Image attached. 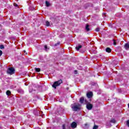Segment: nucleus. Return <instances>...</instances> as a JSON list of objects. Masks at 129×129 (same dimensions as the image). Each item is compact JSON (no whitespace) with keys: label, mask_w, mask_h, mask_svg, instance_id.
<instances>
[{"label":"nucleus","mask_w":129,"mask_h":129,"mask_svg":"<svg viewBox=\"0 0 129 129\" xmlns=\"http://www.w3.org/2000/svg\"><path fill=\"white\" fill-rule=\"evenodd\" d=\"M72 108L74 111H77V110H79V109H80V105L79 104L72 105Z\"/></svg>","instance_id":"1"},{"label":"nucleus","mask_w":129,"mask_h":129,"mask_svg":"<svg viewBox=\"0 0 129 129\" xmlns=\"http://www.w3.org/2000/svg\"><path fill=\"white\" fill-rule=\"evenodd\" d=\"M62 82L63 81L61 80H58L56 82H55L52 86L53 88H54V89H56V88L57 87V86H59V85H60V84H61Z\"/></svg>","instance_id":"2"},{"label":"nucleus","mask_w":129,"mask_h":129,"mask_svg":"<svg viewBox=\"0 0 129 129\" xmlns=\"http://www.w3.org/2000/svg\"><path fill=\"white\" fill-rule=\"evenodd\" d=\"M7 73L10 75H13L15 74V69L14 68H10L7 71Z\"/></svg>","instance_id":"3"},{"label":"nucleus","mask_w":129,"mask_h":129,"mask_svg":"<svg viewBox=\"0 0 129 129\" xmlns=\"http://www.w3.org/2000/svg\"><path fill=\"white\" fill-rule=\"evenodd\" d=\"M86 106H87V109H88L89 110L92 109V104H87Z\"/></svg>","instance_id":"4"},{"label":"nucleus","mask_w":129,"mask_h":129,"mask_svg":"<svg viewBox=\"0 0 129 129\" xmlns=\"http://www.w3.org/2000/svg\"><path fill=\"white\" fill-rule=\"evenodd\" d=\"M92 95L93 94L91 92H90L87 94V96L88 98H91V97H92Z\"/></svg>","instance_id":"5"},{"label":"nucleus","mask_w":129,"mask_h":129,"mask_svg":"<svg viewBox=\"0 0 129 129\" xmlns=\"http://www.w3.org/2000/svg\"><path fill=\"white\" fill-rule=\"evenodd\" d=\"M71 126L73 128H75L76 127V126H77V123H76V122H73L71 124Z\"/></svg>","instance_id":"6"},{"label":"nucleus","mask_w":129,"mask_h":129,"mask_svg":"<svg viewBox=\"0 0 129 129\" xmlns=\"http://www.w3.org/2000/svg\"><path fill=\"white\" fill-rule=\"evenodd\" d=\"M86 30L87 31V32H88V31H90V28H89V25H87L86 26Z\"/></svg>","instance_id":"7"},{"label":"nucleus","mask_w":129,"mask_h":129,"mask_svg":"<svg viewBox=\"0 0 129 129\" xmlns=\"http://www.w3.org/2000/svg\"><path fill=\"white\" fill-rule=\"evenodd\" d=\"M124 48L126 49H129V44L128 43H126L124 45Z\"/></svg>","instance_id":"8"},{"label":"nucleus","mask_w":129,"mask_h":129,"mask_svg":"<svg viewBox=\"0 0 129 129\" xmlns=\"http://www.w3.org/2000/svg\"><path fill=\"white\" fill-rule=\"evenodd\" d=\"M81 48H82V46L81 45H79L78 46H77L76 47V49L77 51H79V49H81Z\"/></svg>","instance_id":"9"},{"label":"nucleus","mask_w":129,"mask_h":129,"mask_svg":"<svg viewBox=\"0 0 129 129\" xmlns=\"http://www.w3.org/2000/svg\"><path fill=\"white\" fill-rule=\"evenodd\" d=\"M106 51L108 53H110V52H111V49H110L109 47H108L106 49Z\"/></svg>","instance_id":"10"},{"label":"nucleus","mask_w":129,"mask_h":129,"mask_svg":"<svg viewBox=\"0 0 129 129\" xmlns=\"http://www.w3.org/2000/svg\"><path fill=\"white\" fill-rule=\"evenodd\" d=\"M84 101V97L81 98L80 99V102L81 103H83Z\"/></svg>","instance_id":"11"},{"label":"nucleus","mask_w":129,"mask_h":129,"mask_svg":"<svg viewBox=\"0 0 129 129\" xmlns=\"http://www.w3.org/2000/svg\"><path fill=\"white\" fill-rule=\"evenodd\" d=\"M46 7H50V3L48 1L45 2Z\"/></svg>","instance_id":"12"},{"label":"nucleus","mask_w":129,"mask_h":129,"mask_svg":"<svg viewBox=\"0 0 129 129\" xmlns=\"http://www.w3.org/2000/svg\"><path fill=\"white\" fill-rule=\"evenodd\" d=\"M35 70L36 72H40L41 71V69L40 68H35Z\"/></svg>","instance_id":"13"},{"label":"nucleus","mask_w":129,"mask_h":129,"mask_svg":"<svg viewBox=\"0 0 129 129\" xmlns=\"http://www.w3.org/2000/svg\"><path fill=\"white\" fill-rule=\"evenodd\" d=\"M46 26H47V27H49L50 26V23H49V22L46 21Z\"/></svg>","instance_id":"14"},{"label":"nucleus","mask_w":129,"mask_h":129,"mask_svg":"<svg viewBox=\"0 0 129 129\" xmlns=\"http://www.w3.org/2000/svg\"><path fill=\"white\" fill-rule=\"evenodd\" d=\"M7 95H10L11 94V91H7L6 92Z\"/></svg>","instance_id":"15"},{"label":"nucleus","mask_w":129,"mask_h":129,"mask_svg":"<svg viewBox=\"0 0 129 129\" xmlns=\"http://www.w3.org/2000/svg\"><path fill=\"white\" fill-rule=\"evenodd\" d=\"M98 126L96 125H94L93 129H98Z\"/></svg>","instance_id":"16"},{"label":"nucleus","mask_w":129,"mask_h":129,"mask_svg":"<svg viewBox=\"0 0 129 129\" xmlns=\"http://www.w3.org/2000/svg\"><path fill=\"white\" fill-rule=\"evenodd\" d=\"M126 124L127 126H128V127H129V120L126 121Z\"/></svg>","instance_id":"17"},{"label":"nucleus","mask_w":129,"mask_h":129,"mask_svg":"<svg viewBox=\"0 0 129 129\" xmlns=\"http://www.w3.org/2000/svg\"><path fill=\"white\" fill-rule=\"evenodd\" d=\"M0 49H5V46L4 45H0Z\"/></svg>","instance_id":"18"},{"label":"nucleus","mask_w":129,"mask_h":129,"mask_svg":"<svg viewBox=\"0 0 129 129\" xmlns=\"http://www.w3.org/2000/svg\"><path fill=\"white\" fill-rule=\"evenodd\" d=\"M110 122H112L113 123H115V120L112 119L110 121Z\"/></svg>","instance_id":"19"},{"label":"nucleus","mask_w":129,"mask_h":129,"mask_svg":"<svg viewBox=\"0 0 129 129\" xmlns=\"http://www.w3.org/2000/svg\"><path fill=\"white\" fill-rule=\"evenodd\" d=\"M99 30H100V29H99V28H97L96 29V32H99Z\"/></svg>","instance_id":"20"},{"label":"nucleus","mask_w":129,"mask_h":129,"mask_svg":"<svg viewBox=\"0 0 129 129\" xmlns=\"http://www.w3.org/2000/svg\"><path fill=\"white\" fill-rule=\"evenodd\" d=\"M3 55V51L0 50V57Z\"/></svg>","instance_id":"21"},{"label":"nucleus","mask_w":129,"mask_h":129,"mask_svg":"<svg viewBox=\"0 0 129 129\" xmlns=\"http://www.w3.org/2000/svg\"><path fill=\"white\" fill-rule=\"evenodd\" d=\"M113 45L115 46L116 45V42H115V40H113Z\"/></svg>","instance_id":"22"},{"label":"nucleus","mask_w":129,"mask_h":129,"mask_svg":"<svg viewBox=\"0 0 129 129\" xmlns=\"http://www.w3.org/2000/svg\"><path fill=\"white\" fill-rule=\"evenodd\" d=\"M14 7H18V5L17 4H14Z\"/></svg>","instance_id":"23"},{"label":"nucleus","mask_w":129,"mask_h":129,"mask_svg":"<svg viewBox=\"0 0 129 129\" xmlns=\"http://www.w3.org/2000/svg\"><path fill=\"white\" fill-rule=\"evenodd\" d=\"M62 128L63 129H65V125H62Z\"/></svg>","instance_id":"24"},{"label":"nucleus","mask_w":129,"mask_h":129,"mask_svg":"<svg viewBox=\"0 0 129 129\" xmlns=\"http://www.w3.org/2000/svg\"><path fill=\"white\" fill-rule=\"evenodd\" d=\"M75 74H77V71H75Z\"/></svg>","instance_id":"25"},{"label":"nucleus","mask_w":129,"mask_h":129,"mask_svg":"<svg viewBox=\"0 0 129 129\" xmlns=\"http://www.w3.org/2000/svg\"><path fill=\"white\" fill-rule=\"evenodd\" d=\"M44 47H45V49H47V46H46V45H45V46H44Z\"/></svg>","instance_id":"26"},{"label":"nucleus","mask_w":129,"mask_h":129,"mask_svg":"<svg viewBox=\"0 0 129 129\" xmlns=\"http://www.w3.org/2000/svg\"><path fill=\"white\" fill-rule=\"evenodd\" d=\"M51 21H54V19H51Z\"/></svg>","instance_id":"27"},{"label":"nucleus","mask_w":129,"mask_h":129,"mask_svg":"<svg viewBox=\"0 0 129 129\" xmlns=\"http://www.w3.org/2000/svg\"><path fill=\"white\" fill-rule=\"evenodd\" d=\"M54 45L57 46V44H55Z\"/></svg>","instance_id":"28"},{"label":"nucleus","mask_w":129,"mask_h":129,"mask_svg":"<svg viewBox=\"0 0 129 129\" xmlns=\"http://www.w3.org/2000/svg\"><path fill=\"white\" fill-rule=\"evenodd\" d=\"M85 125H87V124H85Z\"/></svg>","instance_id":"29"},{"label":"nucleus","mask_w":129,"mask_h":129,"mask_svg":"<svg viewBox=\"0 0 129 129\" xmlns=\"http://www.w3.org/2000/svg\"><path fill=\"white\" fill-rule=\"evenodd\" d=\"M24 52L26 53V51H24Z\"/></svg>","instance_id":"30"}]
</instances>
